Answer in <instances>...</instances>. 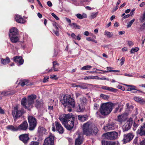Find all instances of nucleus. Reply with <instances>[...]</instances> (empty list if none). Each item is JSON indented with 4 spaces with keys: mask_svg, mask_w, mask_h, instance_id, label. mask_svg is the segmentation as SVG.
Returning a JSON list of instances; mask_svg holds the SVG:
<instances>
[{
    "mask_svg": "<svg viewBox=\"0 0 145 145\" xmlns=\"http://www.w3.org/2000/svg\"><path fill=\"white\" fill-rule=\"evenodd\" d=\"M73 116V115H71L70 114H63L59 117V119L60 121L63 123H66L68 121L71 120V117Z\"/></svg>",
    "mask_w": 145,
    "mask_h": 145,
    "instance_id": "9b49d317",
    "label": "nucleus"
},
{
    "mask_svg": "<svg viewBox=\"0 0 145 145\" xmlns=\"http://www.w3.org/2000/svg\"><path fill=\"white\" fill-rule=\"evenodd\" d=\"M60 101L64 107L67 108V110L69 112L72 111V108H74L75 106V101L69 95H64Z\"/></svg>",
    "mask_w": 145,
    "mask_h": 145,
    "instance_id": "7ed1b4c3",
    "label": "nucleus"
},
{
    "mask_svg": "<svg viewBox=\"0 0 145 145\" xmlns=\"http://www.w3.org/2000/svg\"><path fill=\"white\" fill-rule=\"evenodd\" d=\"M140 145H145V138L140 142Z\"/></svg>",
    "mask_w": 145,
    "mask_h": 145,
    "instance_id": "e2e57ef3",
    "label": "nucleus"
},
{
    "mask_svg": "<svg viewBox=\"0 0 145 145\" xmlns=\"http://www.w3.org/2000/svg\"><path fill=\"white\" fill-rule=\"evenodd\" d=\"M6 128L7 129L11 130L12 131H18L17 126L15 127L12 125H8L6 127Z\"/></svg>",
    "mask_w": 145,
    "mask_h": 145,
    "instance_id": "a878e982",
    "label": "nucleus"
},
{
    "mask_svg": "<svg viewBox=\"0 0 145 145\" xmlns=\"http://www.w3.org/2000/svg\"><path fill=\"white\" fill-rule=\"evenodd\" d=\"M83 131L84 134L89 136L96 135L98 132V129L95 125L88 122L83 125Z\"/></svg>",
    "mask_w": 145,
    "mask_h": 145,
    "instance_id": "20e7f679",
    "label": "nucleus"
},
{
    "mask_svg": "<svg viewBox=\"0 0 145 145\" xmlns=\"http://www.w3.org/2000/svg\"><path fill=\"white\" fill-rule=\"evenodd\" d=\"M19 138L20 140L22 141L25 144H27L30 139L29 134L21 135L19 136Z\"/></svg>",
    "mask_w": 145,
    "mask_h": 145,
    "instance_id": "9d476101",
    "label": "nucleus"
},
{
    "mask_svg": "<svg viewBox=\"0 0 145 145\" xmlns=\"http://www.w3.org/2000/svg\"><path fill=\"white\" fill-rule=\"evenodd\" d=\"M134 135L131 133H129L127 135H124V138L123 141L124 143H126L131 141Z\"/></svg>",
    "mask_w": 145,
    "mask_h": 145,
    "instance_id": "ddd939ff",
    "label": "nucleus"
},
{
    "mask_svg": "<svg viewBox=\"0 0 145 145\" xmlns=\"http://www.w3.org/2000/svg\"><path fill=\"white\" fill-rule=\"evenodd\" d=\"M55 137L53 134L50 133V135L45 139L43 145H54Z\"/></svg>",
    "mask_w": 145,
    "mask_h": 145,
    "instance_id": "6e6552de",
    "label": "nucleus"
},
{
    "mask_svg": "<svg viewBox=\"0 0 145 145\" xmlns=\"http://www.w3.org/2000/svg\"><path fill=\"white\" fill-rule=\"evenodd\" d=\"M55 126L56 130L60 134H62L63 133L64 129L61 124L58 121L55 122Z\"/></svg>",
    "mask_w": 145,
    "mask_h": 145,
    "instance_id": "2eb2a0df",
    "label": "nucleus"
},
{
    "mask_svg": "<svg viewBox=\"0 0 145 145\" xmlns=\"http://www.w3.org/2000/svg\"><path fill=\"white\" fill-rule=\"evenodd\" d=\"M115 104L111 103H103L100 106L99 110L96 113L97 117L103 118V116L108 115L113 108Z\"/></svg>",
    "mask_w": 145,
    "mask_h": 145,
    "instance_id": "f257e3e1",
    "label": "nucleus"
},
{
    "mask_svg": "<svg viewBox=\"0 0 145 145\" xmlns=\"http://www.w3.org/2000/svg\"><path fill=\"white\" fill-rule=\"evenodd\" d=\"M17 127L18 131H25L28 129V125L27 122L25 121H23Z\"/></svg>",
    "mask_w": 145,
    "mask_h": 145,
    "instance_id": "f8f14e48",
    "label": "nucleus"
},
{
    "mask_svg": "<svg viewBox=\"0 0 145 145\" xmlns=\"http://www.w3.org/2000/svg\"><path fill=\"white\" fill-rule=\"evenodd\" d=\"M38 132L40 135H42L46 133V130L42 127H39L38 129Z\"/></svg>",
    "mask_w": 145,
    "mask_h": 145,
    "instance_id": "5701e85b",
    "label": "nucleus"
},
{
    "mask_svg": "<svg viewBox=\"0 0 145 145\" xmlns=\"http://www.w3.org/2000/svg\"><path fill=\"white\" fill-rule=\"evenodd\" d=\"M25 85L27 86H30L31 85V83L28 80H25Z\"/></svg>",
    "mask_w": 145,
    "mask_h": 145,
    "instance_id": "8fccbe9b",
    "label": "nucleus"
},
{
    "mask_svg": "<svg viewBox=\"0 0 145 145\" xmlns=\"http://www.w3.org/2000/svg\"><path fill=\"white\" fill-rule=\"evenodd\" d=\"M114 124L112 123H108L103 128L105 131L106 132L108 131L113 130L114 129Z\"/></svg>",
    "mask_w": 145,
    "mask_h": 145,
    "instance_id": "aec40b11",
    "label": "nucleus"
},
{
    "mask_svg": "<svg viewBox=\"0 0 145 145\" xmlns=\"http://www.w3.org/2000/svg\"><path fill=\"white\" fill-rule=\"evenodd\" d=\"M133 99L135 101L140 103H142L144 101L143 99L137 97H135Z\"/></svg>",
    "mask_w": 145,
    "mask_h": 145,
    "instance_id": "72a5a7b5",
    "label": "nucleus"
},
{
    "mask_svg": "<svg viewBox=\"0 0 145 145\" xmlns=\"http://www.w3.org/2000/svg\"><path fill=\"white\" fill-rule=\"evenodd\" d=\"M138 137H136L134 140L133 143L136 145L137 144Z\"/></svg>",
    "mask_w": 145,
    "mask_h": 145,
    "instance_id": "680f3d73",
    "label": "nucleus"
},
{
    "mask_svg": "<svg viewBox=\"0 0 145 145\" xmlns=\"http://www.w3.org/2000/svg\"><path fill=\"white\" fill-rule=\"evenodd\" d=\"M15 19L16 22L18 23L24 24L25 22V20L19 15H16Z\"/></svg>",
    "mask_w": 145,
    "mask_h": 145,
    "instance_id": "412c9836",
    "label": "nucleus"
},
{
    "mask_svg": "<svg viewBox=\"0 0 145 145\" xmlns=\"http://www.w3.org/2000/svg\"><path fill=\"white\" fill-rule=\"evenodd\" d=\"M93 79V76H87L84 78V80H86L88 79Z\"/></svg>",
    "mask_w": 145,
    "mask_h": 145,
    "instance_id": "09e8293b",
    "label": "nucleus"
},
{
    "mask_svg": "<svg viewBox=\"0 0 145 145\" xmlns=\"http://www.w3.org/2000/svg\"><path fill=\"white\" fill-rule=\"evenodd\" d=\"M47 5L49 7H51L52 5V3L50 1H48L47 2Z\"/></svg>",
    "mask_w": 145,
    "mask_h": 145,
    "instance_id": "69168bd1",
    "label": "nucleus"
},
{
    "mask_svg": "<svg viewBox=\"0 0 145 145\" xmlns=\"http://www.w3.org/2000/svg\"><path fill=\"white\" fill-rule=\"evenodd\" d=\"M132 125V121H127L122 127L123 131H127L131 127Z\"/></svg>",
    "mask_w": 145,
    "mask_h": 145,
    "instance_id": "dca6fc26",
    "label": "nucleus"
},
{
    "mask_svg": "<svg viewBox=\"0 0 145 145\" xmlns=\"http://www.w3.org/2000/svg\"><path fill=\"white\" fill-rule=\"evenodd\" d=\"M13 61L18 65H20L23 64L24 60L22 57L20 56H16L13 58Z\"/></svg>",
    "mask_w": 145,
    "mask_h": 145,
    "instance_id": "4468645a",
    "label": "nucleus"
},
{
    "mask_svg": "<svg viewBox=\"0 0 145 145\" xmlns=\"http://www.w3.org/2000/svg\"><path fill=\"white\" fill-rule=\"evenodd\" d=\"M102 137L108 140H114L118 138V132L116 131L107 132L104 134Z\"/></svg>",
    "mask_w": 145,
    "mask_h": 145,
    "instance_id": "423d86ee",
    "label": "nucleus"
},
{
    "mask_svg": "<svg viewBox=\"0 0 145 145\" xmlns=\"http://www.w3.org/2000/svg\"><path fill=\"white\" fill-rule=\"evenodd\" d=\"M40 104V103L38 100H37L36 101V104H35V106L36 107L38 106Z\"/></svg>",
    "mask_w": 145,
    "mask_h": 145,
    "instance_id": "338daca9",
    "label": "nucleus"
},
{
    "mask_svg": "<svg viewBox=\"0 0 145 145\" xmlns=\"http://www.w3.org/2000/svg\"><path fill=\"white\" fill-rule=\"evenodd\" d=\"M15 93V92L13 90L9 91H3L1 93V94L4 96L7 95H12Z\"/></svg>",
    "mask_w": 145,
    "mask_h": 145,
    "instance_id": "bb28decb",
    "label": "nucleus"
},
{
    "mask_svg": "<svg viewBox=\"0 0 145 145\" xmlns=\"http://www.w3.org/2000/svg\"><path fill=\"white\" fill-rule=\"evenodd\" d=\"M102 145H108V142L103 140L101 142Z\"/></svg>",
    "mask_w": 145,
    "mask_h": 145,
    "instance_id": "49530a36",
    "label": "nucleus"
},
{
    "mask_svg": "<svg viewBox=\"0 0 145 145\" xmlns=\"http://www.w3.org/2000/svg\"><path fill=\"white\" fill-rule=\"evenodd\" d=\"M128 45L130 46H131L133 45V42L131 41H128L127 43Z\"/></svg>",
    "mask_w": 145,
    "mask_h": 145,
    "instance_id": "4d7b16f0",
    "label": "nucleus"
},
{
    "mask_svg": "<svg viewBox=\"0 0 145 145\" xmlns=\"http://www.w3.org/2000/svg\"><path fill=\"white\" fill-rule=\"evenodd\" d=\"M133 91L132 92L133 93H137V91H139L140 92V93H143V92L142 91H140L139 89H136L135 90H133Z\"/></svg>",
    "mask_w": 145,
    "mask_h": 145,
    "instance_id": "5fc2aeb1",
    "label": "nucleus"
},
{
    "mask_svg": "<svg viewBox=\"0 0 145 145\" xmlns=\"http://www.w3.org/2000/svg\"><path fill=\"white\" fill-rule=\"evenodd\" d=\"M50 77L48 76L44 77V78L43 82L44 83H46L48 82V79Z\"/></svg>",
    "mask_w": 145,
    "mask_h": 145,
    "instance_id": "de8ad7c7",
    "label": "nucleus"
},
{
    "mask_svg": "<svg viewBox=\"0 0 145 145\" xmlns=\"http://www.w3.org/2000/svg\"><path fill=\"white\" fill-rule=\"evenodd\" d=\"M59 66V64L56 61H54L53 62V68L54 70V71H58L57 68H56V66L58 67Z\"/></svg>",
    "mask_w": 145,
    "mask_h": 145,
    "instance_id": "7c9ffc66",
    "label": "nucleus"
},
{
    "mask_svg": "<svg viewBox=\"0 0 145 145\" xmlns=\"http://www.w3.org/2000/svg\"><path fill=\"white\" fill-rule=\"evenodd\" d=\"M77 87H79L83 89H86L87 88L86 86L82 85H77Z\"/></svg>",
    "mask_w": 145,
    "mask_h": 145,
    "instance_id": "bf43d9fd",
    "label": "nucleus"
},
{
    "mask_svg": "<svg viewBox=\"0 0 145 145\" xmlns=\"http://www.w3.org/2000/svg\"><path fill=\"white\" fill-rule=\"evenodd\" d=\"M113 68L112 67H107V69L108 70L107 71H106V72H119L120 71L117 70H112V69Z\"/></svg>",
    "mask_w": 145,
    "mask_h": 145,
    "instance_id": "e433bc0d",
    "label": "nucleus"
},
{
    "mask_svg": "<svg viewBox=\"0 0 145 145\" xmlns=\"http://www.w3.org/2000/svg\"><path fill=\"white\" fill-rule=\"evenodd\" d=\"M85 109L84 106L82 104H78L77 108V110L78 112H83Z\"/></svg>",
    "mask_w": 145,
    "mask_h": 145,
    "instance_id": "cd10ccee",
    "label": "nucleus"
},
{
    "mask_svg": "<svg viewBox=\"0 0 145 145\" xmlns=\"http://www.w3.org/2000/svg\"><path fill=\"white\" fill-rule=\"evenodd\" d=\"M139 20H140L141 23H143L144 21H145V18L142 16L139 19Z\"/></svg>",
    "mask_w": 145,
    "mask_h": 145,
    "instance_id": "052dcab7",
    "label": "nucleus"
},
{
    "mask_svg": "<svg viewBox=\"0 0 145 145\" xmlns=\"http://www.w3.org/2000/svg\"><path fill=\"white\" fill-rule=\"evenodd\" d=\"M98 14V12H96L92 13L91 16L90 17L91 18H94L96 17Z\"/></svg>",
    "mask_w": 145,
    "mask_h": 145,
    "instance_id": "37998d69",
    "label": "nucleus"
},
{
    "mask_svg": "<svg viewBox=\"0 0 145 145\" xmlns=\"http://www.w3.org/2000/svg\"><path fill=\"white\" fill-rule=\"evenodd\" d=\"M37 96L34 94L28 95L27 98L24 97L22 98L21 104L23 108L28 111H30L33 107L34 100L36 99Z\"/></svg>",
    "mask_w": 145,
    "mask_h": 145,
    "instance_id": "f03ea898",
    "label": "nucleus"
},
{
    "mask_svg": "<svg viewBox=\"0 0 145 145\" xmlns=\"http://www.w3.org/2000/svg\"><path fill=\"white\" fill-rule=\"evenodd\" d=\"M19 34L18 29L15 27H12L9 30V36L12 35V36H14L18 35Z\"/></svg>",
    "mask_w": 145,
    "mask_h": 145,
    "instance_id": "a211bd4d",
    "label": "nucleus"
},
{
    "mask_svg": "<svg viewBox=\"0 0 145 145\" xmlns=\"http://www.w3.org/2000/svg\"><path fill=\"white\" fill-rule=\"evenodd\" d=\"M117 88L119 89H120L124 91L125 90V88L123 86H122L121 85H119L117 86Z\"/></svg>",
    "mask_w": 145,
    "mask_h": 145,
    "instance_id": "6e6d98bb",
    "label": "nucleus"
},
{
    "mask_svg": "<svg viewBox=\"0 0 145 145\" xmlns=\"http://www.w3.org/2000/svg\"><path fill=\"white\" fill-rule=\"evenodd\" d=\"M139 48H138L136 47L134 48H132L130 51L131 54H133L135 52H137L138 51Z\"/></svg>",
    "mask_w": 145,
    "mask_h": 145,
    "instance_id": "4c0bfd02",
    "label": "nucleus"
},
{
    "mask_svg": "<svg viewBox=\"0 0 145 145\" xmlns=\"http://www.w3.org/2000/svg\"><path fill=\"white\" fill-rule=\"evenodd\" d=\"M10 39L13 43H16L19 40L18 37H9Z\"/></svg>",
    "mask_w": 145,
    "mask_h": 145,
    "instance_id": "c756f323",
    "label": "nucleus"
},
{
    "mask_svg": "<svg viewBox=\"0 0 145 145\" xmlns=\"http://www.w3.org/2000/svg\"><path fill=\"white\" fill-rule=\"evenodd\" d=\"M76 17L79 19H82L84 18H86L87 17V15L86 14H83L82 15L81 14H78L76 15Z\"/></svg>",
    "mask_w": 145,
    "mask_h": 145,
    "instance_id": "f704fd0d",
    "label": "nucleus"
},
{
    "mask_svg": "<svg viewBox=\"0 0 145 145\" xmlns=\"http://www.w3.org/2000/svg\"><path fill=\"white\" fill-rule=\"evenodd\" d=\"M25 112V111L23 108L19 110L18 106L14 107L12 111V113L14 120L16 121L17 119L21 116Z\"/></svg>",
    "mask_w": 145,
    "mask_h": 145,
    "instance_id": "39448f33",
    "label": "nucleus"
},
{
    "mask_svg": "<svg viewBox=\"0 0 145 145\" xmlns=\"http://www.w3.org/2000/svg\"><path fill=\"white\" fill-rule=\"evenodd\" d=\"M121 62L120 63V65L122 66L123 65V64L124 62L125 61V58L123 57L121 59Z\"/></svg>",
    "mask_w": 145,
    "mask_h": 145,
    "instance_id": "603ef678",
    "label": "nucleus"
},
{
    "mask_svg": "<svg viewBox=\"0 0 145 145\" xmlns=\"http://www.w3.org/2000/svg\"><path fill=\"white\" fill-rule=\"evenodd\" d=\"M78 119L81 122L84 121L88 119L87 115H80L78 116Z\"/></svg>",
    "mask_w": 145,
    "mask_h": 145,
    "instance_id": "b1692460",
    "label": "nucleus"
},
{
    "mask_svg": "<svg viewBox=\"0 0 145 145\" xmlns=\"http://www.w3.org/2000/svg\"><path fill=\"white\" fill-rule=\"evenodd\" d=\"M100 96L105 99H108L109 97L108 95H105L103 94H101L100 95Z\"/></svg>",
    "mask_w": 145,
    "mask_h": 145,
    "instance_id": "ea45409f",
    "label": "nucleus"
},
{
    "mask_svg": "<svg viewBox=\"0 0 145 145\" xmlns=\"http://www.w3.org/2000/svg\"><path fill=\"white\" fill-rule=\"evenodd\" d=\"M92 37H87L86 39L88 40L93 41L95 43H97V41L95 40H94L93 38H92Z\"/></svg>",
    "mask_w": 145,
    "mask_h": 145,
    "instance_id": "a18cd8bd",
    "label": "nucleus"
},
{
    "mask_svg": "<svg viewBox=\"0 0 145 145\" xmlns=\"http://www.w3.org/2000/svg\"><path fill=\"white\" fill-rule=\"evenodd\" d=\"M51 15L56 20H59L58 17L54 13H52Z\"/></svg>",
    "mask_w": 145,
    "mask_h": 145,
    "instance_id": "864d4df0",
    "label": "nucleus"
},
{
    "mask_svg": "<svg viewBox=\"0 0 145 145\" xmlns=\"http://www.w3.org/2000/svg\"><path fill=\"white\" fill-rule=\"evenodd\" d=\"M1 63L4 65H6L10 62V58L8 57L5 59L1 58Z\"/></svg>",
    "mask_w": 145,
    "mask_h": 145,
    "instance_id": "393cba45",
    "label": "nucleus"
},
{
    "mask_svg": "<svg viewBox=\"0 0 145 145\" xmlns=\"http://www.w3.org/2000/svg\"><path fill=\"white\" fill-rule=\"evenodd\" d=\"M139 124L137 123L136 122H134L133 124V127L135 128H137L138 126L139 125Z\"/></svg>",
    "mask_w": 145,
    "mask_h": 145,
    "instance_id": "13d9d810",
    "label": "nucleus"
},
{
    "mask_svg": "<svg viewBox=\"0 0 145 145\" xmlns=\"http://www.w3.org/2000/svg\"><path fill=\"white\" fill-rule=\"evenodd\" d=\"M74 116H72L71 119V120L68 121L67 122L65 123V124L64 125V126L67 130H71L72 129L74 126Z\"/></svg>",
    "mask_w": 145,
    "mask_h": 145,
    "instance_id": "1a4fd4ad",
    "label": "nucleus"
},
{
    "mask_svg": "<svg viewBox=\"0 0 145 145\" xmlns=\"http://www.w3.org/2000/svg\"><path fill=\"white\" fill-rule=\"evenodd\" d=\"M140 126V129L137 131V133L141 136H145V123Z\"/></svg>",
    "mask_w": 145,
    "mask_h": 145,
    "instance_id": "f3484780",
    "label": "nucleus"
},
{
    "mask_svg": "<svg viewBox=\"0 0 145 145\" xmlns=\"http://www.w3.org/2000/svg\"><path fill=\"white\" fill-rule=\"evenodd\" d=\"M39 142L37 141H31L28 145H39Z\"/></svg>",
    "mask_w": 145,
    "mask_h": 145,
    "instance_id": "c03bdc74",
    "label": "nucleus"
},
{
    "mask_svg": "<svg viewBox=\"0 0 145 145\" xmlns=\"http://www.w3.org/2000/svg\"><path fill=\"white\" fill-rule=\"evenodd\" d=\"M125 85L128 87L127 91H133V90L136 89V87L135 86L127 84H125Z\"/></svg>",
    "mask_w": 145,
    "mask_h": 145,
    "instance_id": "2f4dec72",
    "label": "nucleus"
},
{
    "mask_svg": "<svg viewBox=\"0 0 145 145\" xmlns=\"http://www.w3.org/2000/svg\"><path fill=\"white\" fill-rule=\"evenodd\" d=\"M99 107V105L97 103H95L94 105V109L95 110H97Z\"/></svg>",
    "mask_w": 145,
    "mask_h": 145,
    "instance_id": "3c124183",
    "label": "nucleus"
},
{
    "mask_svg": "<svg viewBox=\"0 0 145 145\" xmlns=\"http://www.w3.org/2000/svg\"><path fill=\"white\" fill-rule=\"evenodd\" d=\"M125 118L124 115H120L118 117V120L119 122L121 123L125 121Z\"/></svg>",
    "mask_w": 145,
    "mask_h": 145,
    "instance_id": "c85d7f7f",
    "label": "nucleus"
},
{
    "mask_svg": "<svg viewBox=\"0 0 145 145\" xmlns=\"http://www.w3.org/2000/svg\"><path fill=\"white\" fill-rule=\"evenodd\" d=\"M101 88L104 90H107L111 92H116L118 91V89L114 88L111 87H108L107 86H102Z\"/></svg>",
    "mask_w": 145,
    "mask_h": 145,
    "instance_id": "4be33fe9",
    "label": "nucleus"
},
{
    "mask_svg": "<svg viewBox=\"0 0 145 145\" xmlns=\"http://www.w3.org/2000/svg\"><path fill=\"white\" fill-rule=\"evenodd\" d=\"M135 20L134 18L133 19L131 20L128 24L127 25V27L128 28L130 27L133 23L134 22Z\"/></svg>",
    "mask_w": 145,
    "mask_h": 145,
    "instance_id": "58836bf2",
    "label": "nucleus"
},
{
    "mask_svg": "<svg viewBox=\"0 0 145 145\" xmlns=\"http://www.w3.org/2000/svg\"><path fill=\"white\" fill-rule=\"evenodd\" d=\"M69 25L71 27L75 29H80V25H78L76 23H72L71 24H69Z\"/></svg>",
    "mask_w": 145,
    "mask_h": 145,
    "instance_id": "473e14b6",
    "label": "nucleus"
},
{
    "mask_svg": "<svg viewBox=\"0 0 145 145\" xmlns=\"http://www.w3.org/2000/svg\"><path fill=\"white\" fill-rule=\"evenodd\" d=\"M84 140V138L83 136L79 135L78 137L76 139L75 144V145H81Z\"/></svg>",
    "mask_w": 145,
    "mask_h": 145,
    "instance_id": "6ab92c4d",
    "label": "nucleus"
},
{
    "mask_svg": "<svg viewBox=\"0 0 145 145\" xmlns=\"http://www.w3.org/2000/svg\"><path fill=\"white\" fill-rule=\"evenodd\" d=\"M92 67V66L90 65H86L82 67L81 69L82 70H89Z\"/></svg>",
    "mask_w": 145,
    "mask_h": 145,
    "instance_id": "c9c22d12",
    "label": "nucleus"
},
{
    "mask_svg": "<svg viewBox=\"0 0 145 145\" xmlns=\"http://www.w3.org/2000/svg\"><path fill=\"white\" fill-rule=\"evenodd\" d=\"M116 143L114 142L109 141L108 145H115Z\"/></svg>",
    "mask_w": 145,
    "mask_h": 145,
    "instance_id": "0e129e2a",
    "label": "nucleus"
},
{
    "mask_svg": "<svg viewBox=\"0 0 145 145\" xmlns=\"http://www.w3.org/2000/svg\"><path fill=\"white\" fill-rule=\"evenodd\" d=\"M87 101V99L85 97H83L80 99V101L81 103L83 104L86 103Z\"/></svg>",
    "mask_w": 145,
    "mask_h": 145,
    "instance_id": "a19ab883",
    "label": "nucleus"
},
{
    "mask_svg": "<svg viewBox=\"0 0 145 145\" xmlns=\"http://www.w3.org/2000/svg\"><path fill=\"white\" fill-rule=\"evenodd\" d=\"M105 34L107 36H112L113 35V34L112 32H110L108 31H105Z\"/></svg>",
    "mask_w": 145,
    "mask_h": 145,
    "instance_id": "79ce46f5",
    "label": "nucleus"
},
{
    "mask_svg": "<svg viewBox=\"0 0 145 145\" xmlns=\"http://www.w3.org/2000/svg\"><path fill=\"white\" fill-rule=\"evenodd\" d=\"M28 120L29 124V130L32 131L34 130L37 125V120L34 117L29 116Z\"/></svg>",
    "mask_w": 145,
    "mask_h": 145,
    "instance_id": "0eeeda50",
    "label": "nucleus"
},
{
    "mask_svg": "<svg viewBox=\"0 0 145 145\" xmlns=\"http://www.w3.org/2000/svg\"><path fill=\"white\" fill-rule=\"evenodd\" d=\"M135 8H133L132 10L131 11V12L130 14L131 16H132L134 14V11H135Z\"/></svg>",
    "mask_w": 145,
    "mask_h": 145,
    "instance_id": "774afa93",
    "label": "nucleus"
}]
</instances>
